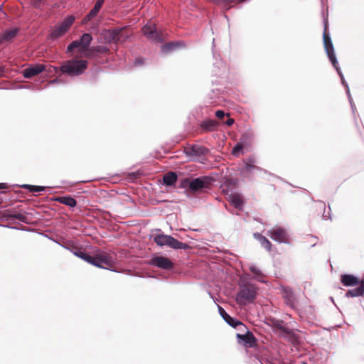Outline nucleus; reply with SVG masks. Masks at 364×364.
Wrapping results in <instances>:
<instances>
[{
    "mask_svg": "<svg viewBox=\"0 0 364 364\" xmlns=\"http://www.w3.org/2000/svg\"><path fill=\"white\" fill-rule=\"evenodd\" d=\"M88 63L86 60L71 59L65 60L60 67L50 66L48 72L67 74L70 77L82 75L87 68Z\"/></svg>",
    "mask_w": 364,
    "mask_h": 364,
    "instance_id": "f257e3e1",
    "label": "nucleus"
},
{
    "mask_svg": "<svg viewBox=\"0 0 364 364\" xmlns=\"http://www.w3.org/2000/svg\"><path fill=\"white\" fill-rule=\"evenodd\" d=\"M149 263L153 266L166 270L171 269L173 267V264L171 259L161 255H155L152 257Z\"/></svg>",
    "mask_w": 364,
    "mask_h": 364,
    "instance_id": "9d476101",
    "label": "nucleus"
},
{
    "mask_svg": "<svg viewBox=\"0 0 364 364\" xmlns=\"http://www.w3.org/2000/svg\"><path fill=\"white\" fill-rule=\"evenodd\" d=\"M19 30L18 28H13L11 30H6L1 36L0 39H2V43L5 41H9L16 37Z\"/></svg>",
    "mask_w": 364,
    "mask_h": 364,
    "instance_id": "cd10ccee",
    "label": "nucleus"
},
{
    "mask_svg": "<svg viewBox=\"0 0 364 364\" xmlns=\"http://www.w3.org/2000/svg\"><path fill=\"white\" fill-rule=\"evenodd\" d=\"M46 70V65L43 64H36L29 66L23 70V75L25 78L30 79L38 75Z\"/></svg>",
    "mask_w": 364,
    "mask_h": 364,
    "instance_id": "9b49d317",
    "label": "nucleus"
},
{
    "mask_svg": "<svg viewBox=\"0 0 364 364\" xmlns=\"http://www.w3.org/2000/svg\"><path fill=\"white\" fill-rule=\"evenodd\" d=\"M144 59L142 58H137L134 60V65L135 66H141L144 64Z\"/></svg>",
    "mask_w": 364,
    "mask_h": 364,
    "instance_id": "79ce46f5",
    "label": "nucleus"
},
{
    "mask_svg": "<svg viewBox=\"0 0 364 364\" xmlns=\"http://www.w3.org/2000/svg\"><path fill=\"white\" fill-rule=\"evenodd\" d=\"M8 186L6 183H0V189H4V188H6Z\"/></svg>",
    "mask_w": 364,
    "mask_h": 364,
    "instance_id": "de8ad7c7",
    "label": "nucleus"
},
{
    "mask_svg": "<svg viewBox=\"0 0 364 364\" xmlns=\"http://www.w3.org/2000/svg\"><path fill=\"white\" fill-rule=\"evenodd\" d=\"M82 259L95 267L106 269H112L114 264L113 257L105 252H100L95 256L86 252Z\"/></svg>",
    "mask_w": 364,
    "mask_h": 364,
    "instance_id": "7ed1b4c3",
    "label": "nucleus"
},
{
    "mask_svg": "<svg viewBox=\"0 0 364 364\" xmlns=\"http://www.w3.org/2000/svg\"><path fill=\"white\" fill-rule=\"evenodd\" d=\"M230 201L232 205L237 210H241L243 208V200L240 195L233 194L230 196Z\"/></svg>",
    "mask_w": 364,
    "mask_h": 364,
    "instance_id": "a878e982",
    "label": "nucleus"
},
{
    "mask_svg": "<svg viewBox=\"0 0 364 364\" xmlns=\"http://www.w3.org/2000/svg\"><path fill=\"white\" fill-rule=\"evenodd\" d=\"M187 155L193 156H205L209 153V149L204 146L193 144L186 149Z\"/></svg>",
    "mask_w": 364,
    "mask_h": 364,
    "instance_id": "f8f14e48",
    "label": "nucleus"
},
{
    "mask_svg": "<svg viewBox=\"0 0 364 364\" xmlns=\"http://www.w3.org/2000/svg\"><path fill=\"white\" fill-rule=\"evenodd\" d=\"M105 0H97L94 7L90 11V12L86 15L84 18L85 22H87L91 21L93 18H95L98 12L100 11L101 7L102 6Z\"/></svg>",
    "mask_w": 364,
    "mask_h": 364,
    "instance_id": "6ab92c4d",
    "label": "nucleus"
},
{
    "mask_svg": "<svg viewBox=\"0 0 364 364\" xmlns=\"http://www.w3.org/2000/svg\"><path fill=\"white\" fill-rule=\"evenodd\" d=\"M218 125V123L213 119H205L201 122L200 128L204 132H213Z\"/></svg>",
    "mask_w": 364,
    "mask_h": 364,
    "instance_id": "b1692460",
    "label": "nucleus"
},
{
    "mask_svg": "<svg viewBox=\"0 0 364 364\" xmlns=\"http://www.w3.org/2000/svg\"><path fill=\"white\" fill-rule=\"evenodd\" d=\"M283 297L285 304L291 309H295L296 307L297 299L291 289L285 288L283 291Z\"/></svg>",
    "mask_w": 364,
    "mask_h": 364,
    "instance_id": "ddd939ff",
    "label": "nucleus"
},
{
    "mask_svg": "<svg viewBox=\"0 0 364 364\" xmlns=\"http://www.w3.org/2000/svg\"><path fill=\"white\" fill-rule=\"evenodd\" d=\"M323 218L325 219V220H327V219H331V216H330V214L329 213H326V210L323 211Z\"/></svg>",
    "mask_w": 364,
    "mask_h": 364,
    "instance_id": "49530a36",
    "label": "nucleus"
},
{
    "mask_svg": "<svg viewBox=\"0 0 364 364\" xmlns=\"http://www.w3.org/2000/svg\"><path fill=\"white\" fill-rule=\"evenodd\" d=\"M75 20V16L70 15L67 16L60 24L55 26L49 33L48 38L55 41L64 36L73 26Z\"/></svg>",
    "mask_w": 364,
    "mask_h": 364,
    "instance_id": "39448f33",
    "label": "nucleus"
},
{
    "mask_svg": "<svg viewBox=\"0 0 364 364\" xmlns=\"http://www.w3.org/2000/svg\"><path fill=\"white\" fill-rule=\"evenodd\" d=\"M191 181H192L191 178H183L180 182V187L182 188H188L191 191Z\"/></svg>",
    "mask_w": 364,
    "mask_h": 364,
    "instance_id": "c9c22d12",
    "label": "nucleus"
},
{
    "mask_svg": "<svg viewBox=\"0 0 364 364\" xmlns=\"http://www.w3.org/2000/svg\"><path fill=\"white\" fill-rule=\"evenodd\" d=\"M257 295V288L252 284H245L240 287L236 296V302L240 305L252 303Z\"/></svg>",
    "mask_w": 364,
    "mask_h": 364,
    "instance_id": "20e7f679",
    "label": "nucleus"
},
{
    "mask_svg": "<svg viewBox=\"0 0 364 364\" xmlns=\"http://www.w3.org/2000/svg\"><path fill=\"white\" fill-rule=\"evenodd\" d=\"M11 218L17 219L23 223H26L27 217L21 213H14L10 215Z\"/></svg>",
    "mask_w": 364,
    "mask_h": 364,
    "instance_id": "e433bc0d",
    "label": "nucleus"
},
{
    "mask_svg": "<svg viewBox=\"0 0 364 364\" xmlns=\"http://www.w3.org/2000/svg\"><path fill=\"white\" fill-rule=\"evenodd\" d=\"M143 34L150 41L161 43L164 41L166 33L161 31H159L155 24L149 23L142 28Z\"/></svg>",
    "mask_w": 364,
    "mask_h": 364,
    "instance_id": "423d86ee",
    "label": "nucleus"
},
{
    "mask_svg": "<svg viewBox=\"0 0 364 364\" xmlns=\"http://www.w3.org/2000/svg\"><path fill=\"white\" fill-rule=\"evenodd\" d=\"M156 232L157 233H153L151 237L157 245L161 247L167 246L174 250H187L189 248L188 244L183 243L171 235L164 234L160 229L156 230Z\"/></svg>",
    "mask_w": 364,
    "mask_h": 364,
    "instance_id": "f03ea898",
    "label": "nucleus"
},
{
    "mask_svg": "<svg viewBox=\"0 0 364 364\" xmlns=\"http://www.w3.org/2000/svg\"><path fill=\"white\" fill-rule=\"evenodd\" d=\"M259 240L262 246L268 251L271 249V242L264 236L259 235Z\"/></svg>",
    "mask_w": 364,
    "mask_h": 364,
    "instance_id": "f704fd0d",
    "label": "nucleus"
},
{
    "mask_svg": "<svg viewBox=\"0 0 364 364\" xmlns=\"http://www.w3.org/2000/svg\"><path fill=\"white\" fill-rule=\"evenodd\" d=\"M327 27H328V22L326 20L324 21V31L323 33V44L324 48L326 52V54L331 62L333 65H337V59L334 53V48L333 46L331 41V38L330 37V35L328 33H327Z\"/></svg>",
    "mask_w": 364,
    "mask_h": 364,
    "instance_id": "6e6552de",
    "label": "nucleus"
},
{
    "mask_svg": "<svg viewBox=\"0 0 364 364\" xmlns=\"http://www.w3.org/2000/svg\"><path fill=\"white\" fill-rule=\"evenodd\" d=\"M92 41V37L88 33H85L80 37L79 41L81 46V52L84 53L85 55L89 50Z\"/></svg>",
    "mask_w": 364,
    "mask_h": 364,
    "instance_id": "dca6fc26",
    "label": "nucleus"
},
{
    "mask_svg": "<svg viewBox=\"0 0 364 364\" xmlns=\"http://www.w3.org/2000/svg\"><path fill=\"white\" fill-rule=\"evenodd\" d=\"M333 66L336 70L338 75L340 76L342 85L346 87V94L348 95V98L349 102L350 104L352 110H353V112H354L355 106V104L353 103L352 97L350 95L348 85L346 82V81L345 80L344 76H343V73H342V72L341 70L340 67L338 66V63L337 62V65H333Z\"/></svg>",
    "mask_w": 364,
    "mask_h": 364,
    "instance_id": "2eb2a0df",
    "label": "nucleus"
},
{
    "mask_svg": "<svg viewBox=\"0 0 364 364\" xmlns=\"http://www.w3.org/2000/svg\"><path fill=\"white\" fill-rule=\"evenodd\" d=\"M243 146L240 143H237V144L233 147L232 150V154L233 156H237L242 152Z\"/></svg>",
    "mask_w": 364,
    "mask_h": 364,
    "instance_id": "4c0bfd02",
    "label": "nucleus"
},
{
    "mask_svg": "<svg viewBox=\"0 0 364 364\" xmlns=\"http://www.w3.org/2000/svg\"><path fill=\"white\" fill-rule=\"evenodd\" d=\"M341 281L346 287H353L359 284L358 278L353 274L341 275Z\"/></svg>",
    "mask_w": 364,
    "mask_h": 364,
    "instance_id": "412c9836",
    "label": "nucleus"
},
{
    "mask_svg": "<svg viewBox=\"0 0 364 364\" xmlns=\"http://www.w3.org/2000/svg\"><path fill=\"white\" fill-rule=\"evenodd\" d=\"M268 232V235L273 240L279 243H289V235L284 228L274 227Z\"/></svg>",
    "mask_w": 364,
    "mask_h": 364,
    "instance_id": "1a4fd4ad",
    "label": "nucleus"
},
{
    "mask_svg": "<svg viewBox=\"0 0 364 364\" xmlns=\"http://www.w3.org/2000/svg\"><path fill=\"white\" fill-rule=\"evenodd\" d=\"M121 30L113 29L109 31L107 39L109 42L118 43L120 41Z\"/></svg>",
    "mask_w": 364,
    "mask_h": 364,
    "instance_id": "c756f323",
    "label": "nucleus"
},
{
    "mask_svg": "<svg viewBox=\"0 0 364 364\" xmlns=\"http://www.w3.org/2000/svg\"><path fill=\"white\" fill-rule=\"evenodd\" d=\"M46 0H33V5L35 8L39 9L45 2Z\"/></svg>",
    "mask_w": 364,
    "mask_h": 364,
    "instance_id": "a19ab883",
    "label": "nucleus"
},
{
    "mask_svg": "<svg viewBox=\"0 0 364 364\" xmlns=\"http://www.w3.org/2000/svg\"><path fill=\"white\" fill-rule=\"evenodd\" d=\"M225 321L233 328H239V330H242V328H245V326L241 321L230 316L225 320Z\"/></svg>",
    "mask_w": 364,
    "mask_h": 364,
    "instance_id": "7c9ffc66",
    "label": "nucleus"
},
{
    "mask_svg": "<svg viewBox=\"0 0 364 364\" xmlns=\"http://www.w3.org/2000/svg\"><path fill=\"white\" fill-rule=\"evenodd\" d=\"M224 123L228 126H231L234 123V119L232 118L228 117V119L224 122Z\"/></svg>",
    "mask_w": 364,
    "mask_h": 364,
    "instance_id": "a18cd8bd",
    "label": "nucleus"
},
{
    "mask_svg": "<svg viewBox=\"0 0 364 364\" xmlns=\"http://www.w3.org/2000/svg\"><path fill=\"white\" fill-rule=\"evenodd\" d=\"M218 311L220 316L223 317V318L225 321L228 318L230 315L225 311V309L221 307L220 306L218 305Z\"/></svg>",
    "mask_w": 364,
    "mask_h": 364,
    "instance_id": "ea45409f",
    "label": "nucleus"
},
{
    "mask_svg": "<svg viewBox=\"0 0 364 364\" xmlns=\"http://www.w3.org/2000/svg\"><path fill=\"white\" fill-rule=\"evenodd\" d=\"M53 200L70 208H75L77 205V200L70 196H58Z\"/></svg>",
    "mask_w": 364,
    "mask_h": 364,
    "instance_id": "aec40b11",
    "label": "nucleus"
},
{
    "mask_svg": "<svg viewBox=\"0 0 364 364\" xmlns=\"http://www.w3.org/2000/svg\"><path fill=\"white\" fill-rule=\"evenodd\" d=\"M21 187L25 189H27L31 192H41V191H45V187H43V186L24 184V185H22Z\"/></svg>",
    "mask_w": 364,
    "mask_h": 364,
    "instance_id": "473e14b6",
    "label": "nucleus"
},
{
    "mask_svg": "<svg viewBox=\"0 0 364 364\" xmlns=\"http://www.w3.org/2000/svg\"><path fill=\"white\" fill-rule=\"evenodd\" d=\"M303 364H306V363H303Z\"/></svg>",
    "mask_w": 364,
    "mask_h": 364,
    "instance_id": "8fccbe9b",
    "label": "nucleus"
},
{
    "mask_svg": "<svg viewBox=\"0 0 364 364\" xmlns=\"http://www.w3.org/2000/svg\"><path fill=\"white\" fill-rule=\"evenodd\" d=\"M213 181V178L208 176H203L192 178L191 184V192L196 193L203 191L205 189H210Z\"/></svg>",
    "mask_w": 364,
    "mask_h": 364,
    "instance_id": "0eeeda50",
    "label": "nucleus"
},
{
    "mask_svg": "<svg viewBox=\"0 0 364 364\" xmlns=\"http://www.w3.org/2000/svg\"><path fill=\"white\" fill-rule=\"evenodd\" d=\"M62 82H63V80H62L60 76H58L56 78H55V79H53V80L50 81L51 84L62 83Z\"/></svg>",
    "mask_w": 364,
    "mask_h": 364,
    "instance_id": "c03bdc74",
    "label": "nucleus"
},
{
    "mask_svg": "<svg viewBox=\"0 0 364 364\" xmlns=\"http://www.w3.org/2000/svg\"><path fill=\"white\" fill-rule=\"evenodd\" d=\"M213 55L215 60V63H214V68L215 69L217 68V70H214L213 72L215 75L219 76L222 74L223 70H224L225 69V65L223 61H222L220 60H218L217 56H216V53L214 50V49H213Z\"/></svg>",
    "mask_w": 364,
    "mask_h": 364,
    "instance_id": "393cba45",
    "label": "nucleus"
},
{
    "mask_svg": "<svg viewBox=\"0 0 364 364\" xmlns=\"http://www.w3.org/2000/svg\"><path fill=\"white\" fill-rule=\"evenodd\" d=\"M277 328L279 331V335L282 337L287 339L289 341H291V342H294L296 341V336L293 332L292 330H291L290 328H289L284 326H282V325L278 326Z\"/></svg>",
    "mask_w": 364,
    "mask_h": 364,
    "instance_id": "f3484780",
    "label": "nucleus"
},
{
    "mask_svg": "<svg viewBox=\"0 0 364 364\" xmlns=\"http://www.w3.org/2000/svg\"><path fill=\"white\" fill-rule=\"evenodd\" d=\"M109 52V48L104 46H96L90 48L87 53L85 54L86 57L92 58L99 53H106Z\"/></svg>",
    "mask_w": 364,
    "mask_h": 364,
    "instance_id": "4be33fe9",
    "label": "nucleus"
},
{
    "mask_svg": "<svg viewBox=\"0 0 364 364\" xmlns=\"http://www.w3.org/2000/svg\"><path fill=\"white\" fill-rule=\"evenodd\" d=\"M215 114L218 119H223L225 116V112L220 109L217 110Z\"/></svg>",
    "mask_w": 364,
    "mask_h": 364,
    "instance_id": "37998d69",
    "label": "nucleus"
},
{
    "mask_svg": "<svg viewBox=\"0 0 364 364\" xmlns=\"http://www.w3.org/2000/svg\"><path fill=\"white\" fill-rule=\"evenodd\" d=\"M249 269L250 272L254 274V277L257 280L261 282H264V281L261 278L262 277V274L259 269H257L254 265H251Z\"/></svg>",
    "mask_w": 364,
    "mask_h": 364,
    "instance_id": "2f4dec72",
    "label": "nucleus"
},
{
    "mask_svg": "<svg viewBox=\"0 0 364 364\" xmlns=\"http://www.w3.org/2000/svg\"><path fill=\"white\" fill-rule=\"evenodd\" d=\"M75 48H79V51L81 52V46L79 40H75L71 42L67 47V53H72Z\"/></svg>",
    "mask_w": 364,
    "mask_h": 364,
    "instance_id": "72a5a7b5",
    "label": "nucleus"
},
{
    "mask_svg": "<svg viewBox=\"0 0 364 364\" xmlns=\"http://www.w3.org/2000/svg\"><path fill=\"white\" fill-rule=\"evenodd\" d=\"M364 294V287L360 285L355 289H349L346 294V297H355L363 296Z\"/></svg>",
    "mask_w": 364,
    "mask_h": 364,
    "instance_id": "c85d7f7f",
    "label": "nucleus"
},
{
    "mask_svg": "<svg viewBox=\"0 0 364 364\" xmlns=\"http://www.w3.org/2000/svg\"><path fill=\"white\" fill-rule=\"evenodd\" d=\"M177 179V174L175 172L169 171L163 176V183L167 186H172L175 185Z\"/></svg>",
    "mask_w": 364,
    "mask_h": 364,
    "instance_id": "5701e85b",
    "label": "nucleus"
},
{
    "mask_svg": "<svg viewBox=\"0 0 364 364\" xmlns=\"http://www.w3.org/2000/svg\"><path fill=\"white\" fill-rule=\"evenodd\" d=\"M71 252L73 253L74 255L77 256V257L82 259V257H84L85 255L86 254L85 251L79 250L77 247H73L71 250Z\"/></svg>",
    "mask_w": 364,
    "mask_h": 364,
    "instance_id": "58836bf2",
    "label": "nucleus"
},
{
    "mask_svg": "<svg viewBox=\"0 0 364 364\" xmlns=\"http://www.w3.org/2000/svg\"><path fill=\"white\" fill-rule=\"evenodd\" d=\"M240 341H242L244 345L248 348H252L256 346L257 339L252 333L247 331L245 334H237Z\"/></svg>",
    "mask_w": 364,
    "mask_h": 364,
    "instance_id": "4468645a",
    "label": "nucleus"
},
{
    "mask_svg": "<svg viewBox=\"0 0 364 364\" xmlns=\"http://www.w3.org/2000/svg\"><path fill=\"white\" fill-rule=\"evenodd\" d=\"M256 162L255 158L254 156H250L247 159V161L245 163L244 171L246 173H252L253 171L257 170L259 171H263L267 173L265 170L259 168V166H255L254 164Z\"/></svg>",
    "mask_w": 364,
    "mask_h": 364,
    "instance_id": "a211bd4d",
    "label": "nucleus"
},
{
    "mask_svg": "<svg viewBox=\"0 0 364 364\" xmlns=\"http://www.w3.org/2000/svg\"><path fill=\"white\" fill-rule=\"evenodd\" d=\"M214 41H215V39H213V47H214Z\"/></svg>",
    "mask_w": 364,
    "mask_h": 364,
    "instance_id": "09e8293b",
    "label": "nucleus"
},
{
    "mask_svg": "<svg viewBox=\"0 0 364 364\" xmlns=\"http://www.w3.org/2000/svg\"><path fill=\"white\" fill-rule=\"evenodd\" d=\"M183 44V42H170L168 43L164 44L161 46V52L164 53H170L178 47H180Z\"/></svg>",
    "mask_w": 364,
    "mask_h": 364,
    "instance_id": "bb28decb",
    "label": "nucleus"
}]
</instances>
